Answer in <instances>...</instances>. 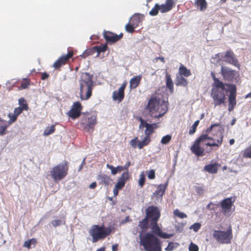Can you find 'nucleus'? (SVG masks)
Returning a JSON list of instances; mask_svg holds the SVG:
<instances>
[{"mask_svg": "<svg viewBox=\"0 0 251 251\" xmlns=\"http://www.w3.org/2000/svg\"><path fill=\"white\" fill-rule=\"evenodd\" d=\"M146 110L151 117L156 118L163 116L167 112L168 108L164 101L155 97L149 101Z\"/></svg>", "mask_w": 251, "mask_h": 251, "instance_id": "1", "label": "nucleus"}, {"mask_svg": "<svg viewBox=\"0 0 251 251\" xmlns=\"http://www.w3.org/2000/svg\"><path fill=\"white\" fill-rule=\"evenodd\" d=\"M140 245L144 247L145 251H161V245L157 237L151 233L139 234Z\"/></svg>", "mask_w": 251, "mask_h": 251, "instance_id": "2", "label": "nucleus"}, {"mask_svg": "<svg viewBox=\"0 0 251 251\" xmlns=\"http://www.w3.org/2000/svg\"><path fill=\"white\" fill-rule=\"evenodd\" d=\"M93 86L91 76L87 73L83 74L80 80V97L81 100H86L90 98Z\"/></svg>", "mask_w": 251, "mask_h": 251, "instance_id": "3", "label": "nucleus"}, {"mask_svg": "<svg viewBox=\"0 0 251 251\" xmlns=\"http://www.w3.org/2000/svg\"><path fill=\"white\" fill-rule=\"evenodd\" d=\"M89 232L92 237V242L94 243L109 235L111 232V228L110 227H105L103 226L93 225Z\"/></svg>", "mask_w": 251, "mask_h": 251, "instance_id": "4", "label": "nucleus"}, {"mask_svg": "<svg viewBox=\"0 0 251 251\" xmlns=\"http://www.w3.org/2000/svg\"><path fill=\"white\" fill-rule=\"evenodd\" d=\"M213 236L218 242L221 243H229L232 237L231 228L230 227L226 231L215 230Z\"/></svg>", "mask_w": 251, "mask_h": 251, "instance_id": "5", "label": "nucleus"}, {"mask_svg": "<svg viewBox=\"0 0 251 251\" xmlns=\"http://www.w3.org/2000/svg\"><path fill=\"white\" fill-rule=\"evenodd\" d=\"M211 97L213 98L214 107L225 103L226 94L225 92L217 89H212Z\"/></svg>", "mask_w": 251, "mask_h": 251, "instance_id": "6", "label": "nucleus"}, {"mask_svg": "<svg viewBox=\"0 0 251 251\" xmlns=\"http://www.w3.org/2000/svg\"><path fill=\"white\" fill-rule=\"evenodd\" d=\"M226 85L228 86V91H229L228 110L230 112L233 110L236 104V88L235 85L233 84H226Z\"/></svg>", "mask_w": 251, "mask_h": 251, "instance_id": "7", "label": "nucleus"}, {"mask_svg": "<svg viewBox=\"0 0 251 251\" xmlns=\"http://www.w3.org/2000/svg\"><path fill=\"white\" fill-rule=\"evenodd\" d=\"M147 217L151 219V222L153 221L155 223L157 222L160 214L159 210L157 207L151 206L146 209Z\"/></svg>", "mask_w": 251, "mask_h": 251, "instance_id": "8", "label": "nucleus"}, {"mask_svg": "<svg viewBox=\"0 0 251 251\" xmlns=\"http://www.w3.org/2000/svg\"><path fill=\"white\" fill-rule=\"evenodd\" d=\"M221 73L224 79L227 81L232 80L235 76V72L226 66L221 67Z\"/></svg>", "mask_w": 251, "mask_h": 251, "instance_id": "9", "label": "nucleus"}, {"mask_svg": "<svg viewBox=\"0 0 251 251\" xmlns=\"http://www.w3.org/2000/svg\"><path fill=\"white\" fill-rule=\"evenodd\" d=\"M52 177L56 181L63 178V165L60 164L52 169L50 171Z\"/></svg>", "mask_w": 251, "mask_h": 251, "instance_id": "10", "label": "nucleus"}, {"mask_svg": "<svg viewBox=\"0 0 251 251\" xmlns=\"http://www.w3.org/2000/svg\"><path fill=\"white\" fill-rule=\"evenodd\" d=\"M82 110V106L79 102H75L74 103L72 108L68 113L69 117L73 119H75L78 117L81 113Z\"/></svg>", "mask_w": 251, "mask_h": 251, "instance_id": "11", "label": "nucleus"}, {"mask_svg": "<svg viewBox=\"0 0 251 251\" xmlns=\"http://www.w3.org/2000/svg\"><path fill=\"white\" fill-rule=\"evenodd\" d=\"M233 204L231 198H226L223 200L221 202V206L223 209L224 213L227 216L231 214L230 210Z\"/></svg>", "mask_w": 251, "mask_h": 251, "instance_id": "12", "label": "nucleus"}, {"mask_svg": "<svg viewBox=\"0 0 251 251\" xmlns=\"http://www.w3.org/2000/svg\"><path fill=\"white\" fill-rule=\"evenodd\" d=\"M126 85V83L123 84L118 91H115L113 92L112 99L114 100H118L119 102L122 101L124 98V90Z\"/></svg>", "mask_w": 251, "mask_h": 251, "instance_id": "13", "label": "nucleus"}, {"mask_svg": "<svg viewBox=\"0 0 251 251\" xmlns=\"http://www.w3.org/2000/svg\"><path fill=\"white\" fill-rule=\"evenodd\" d=\"M201 143L196 140L190 148L191 151L198 156L203 155L204 149L201 147Z\"/></svg>", "mask_w": 251, "mask_h": 251, "instance_id": "14", "label": "nucleus"}, {"mask_svg": "<svg viewBox=\"0 0 251 251\" xmlns=\"http://www.w3.org/2000/svg\"><path fill=\"white\" fill-rule=\"evenodd\" d=\"M123 33L117 35L110 32H104L103 36L106 41L111 42H115L119 40L123 37Z\"/></svg>", "mask_w": 251, "mask_h": 251, "instance_id": "15", "label": "nucleus"}, {"mask_svg": "<svg viewBox=\"0 0 251 251\" xmlns=\"http://www.w3.org/2000/svg\"><path fill=\"white\" fill-rule=\"evenodd\" d=\"M225 58V61L232 64L234 66H237L238 64V61L236 59L235 55L233 52L230 50L226 52L224 56Z\"/></svg>", "mask_w": 251, "mask_h": 251, "instance_id": "16", "label": "nucleus"}, {"mask_svg": "<svg viewBox=\"0 0 251 251\" xmlns=\"http://www.w3.org/2000/svg\"><path fill=\"white\" fill-rule=\"evenodd\" d=\"M97 179L101 184H104L105 185H112V179L110 176L105 174L99 175Z\"/></svg>", "mask_w": 251, "mask_h": 251, "instance_id": "17", "label": "nucleus"}, {"mask_svg": "<svg viewBox=\"0 0 251 251\" xmlns=\"http://www.w3.org/2000/svg\"><path fill=\"white\" fill-rule=\"evenodd\" d=\"M174 0H166L165 4L159 5V10L162 13L167 12L173 8Z\"/></svg>", "mask_w": 251, "mask_h": 251, "instance_id": "18", "label": "nucleus"}, {"mask_svg": "<svg viewBox=\"0 0 251 251\" xmlns=\"http://www.w3.org/2000/svg\"><path fill=\"white\" fill-rule=\"evenodd\" d=\"M97 120L96 117L95 116H91L88 119L87 124L85 126L86 130L89 132H92L95 124H96Z\"/></svg>", "mask_w": 251, "mask_h": 251, "instance_id": "19", "label": "nucleus"}, {"mask_svg": "<svg viewBox=\"0 0 251 251\" xmlns=\"http://www.w3.org/2000/svg\"><path fill=\"white\" fill-rule=\"evenodd\" d=\"M158 126L157 124H146V129L145 131L146 136L150 137V135L153 133L154 130Z\"/></svg>", "mask_w": 251, "mask_h": 251, "instance_id": "20", "label": "nucleus"}, {"mask_svg": "<svg viewBox=\"0 0 251 251\" xmlns=\"http://www.w3.org/2000/svg\"><path fill=\"white\" fill-rule=\"evenodd\" d=\"M141 75H136L132 78L130 80V87L131 89L136 88L139 85L141 79Z\"/></svg>", "mask_w": 251, "mask_h": 251, "instance_id": "21", "label": "nucleus"}, {"mask_svg": "<svg viewBox=\"0 0 251 251\" xmlns=\"http://www.w3.org/2000/svg\"><path fill=\"white\" fill-rule=\"evenodd\" d=\"M218 164L216 163L210 164L205 166L204 170L205 171L211 174H216L218 171Z\"/></svg>", "mask_w": 251, "mask_h": 251, "instance_id": "22", "label": "nucleus"}, {"mask_svg": "<svg viewBox=\"0 0 251 251\" xmlns=\"http://www.w3.org/2000/svg\"><path fill=\"white\" fill-rule=\"evenodd\" d=\"M168 185V182H167L165 184H160L158 185L156 190L153 194L154 195H157L160 197H162L164 195L166 188Z\"/></svg>", "mask_w": 251, "mask_h": 251, "instance_id": "23", "label": "nucleus"}, {"mask_svg": "<svg viewBox=\"0 0 251 251\" xmlns=\"http://www.w3.org/2000/svg\"><path fill=\"white\" fill-rule=\"evenodd\" d=\"M166 86L172 93L174 91V83L170 75L166 71Z\"/></svg>", "mask_w": 251, "mask_h": 251, "instance_id": "24", "label": "nucleus"}, {"mask_svg": "<svg viewBox=\"0 0 251 251\" xmlns=\"http://www.w3.org/2000/svg\"><path fill=\"white\" fill-rule=\"evenodd\" d=\"M125 185V183L124 181L118 179V182L115 185L113 190L114 196H116L118 194L119 190L121 189Z\"/></svg>", "mask_w": 251, "mask_h": 251, "instance_id": "25", "label": "nucleus"}, {"mask_svg": "<svg viewBox=\"0 0 251 251\" xmlns=\"http://www.w3.org/2000/svg\"><path fill=\"white\" fill-rule=\"evenodd\" d=\"M8 125L6 124V121L2 120L0 118V135L3 136L6 134V130L8 126Z\"/></svg>", "mask_w": 251, "mask_h": 251, "instance_id": "26", "label": "nucleus"}, {"mask_svg": "<svg viewBox=\"0 0 251 251\" xmlns=\"http://www.w3.org/2000/svg\"><path fill=\"white\" fill-rule=\"evenodd\" d=\"M191 72L183 65H181L179 68V75L188 77L191 75Z\"/></svg>", "mask_w": 251, "mask_h": 251, "instance_id": "27", "label": "nucleus"}, {"mask_svg": "<svg viewBox=\"0 0 251 251\" xmlns=\"http://www.w3.org/2000/svg\"><path fill=\"white\" fill-rule=\"evenodd\" d=\"M188 84L187 81L181 75H177L176 80V85L182 86H186Z\"/></svg>", "mask_w": 251, "mask_h": 251, "instance_id": "28", "label": "nucleus"}, {"mask_svg": "<svg viewBox=\"0 0 251 251\" xmlns=\"http://www.w3.org/2000/svg\"><path fill=\"white\" fill-rule=\"evenodd\" d=\"M151 141L150 137L145 136L143 140L141 141H139L138 147L139 149H142L144 146H147L149 144Z\"/></svg>", "mask_w": 251, "mask_h": 251, "instance_id": "29", "label": "nucleus"}, {"mask_svg": "<svg viewBox=\"0 0 251 251\" xmlns=\"http://www.w3.org/2000/svg\"><path fill=\"white\" fill-rule=\"evenodd\" d=\"M20 108H22L24 110H27L28 109V105L26 101L24 98H21L18 100Z\"/></svg>", "mask_w": 251, "mask_h": 251, "instance_id": "30", "label": "nucleus"}, {"mask_svg": "<svg viewBox=\"0 0 251 251\" xmlns=\"http://www.w3.org/2000/svg\"><path fill=\"white\" fill-rule=\"evenodd\" d=\"M213 87L212 89H217L218 90H222L223 91H224L225 89V84L219 79L214 82Z\"/></svg>", "mask_w": 251, "mask_h": 251, "instance_id": "31", "label": "nucleus"}, {"mask_svg": "<svg viewBox=\"0 0 251 251\" xmlns=\"http://www.w3.org/2000/svg\"><path fill=\"white\" fill-rule=\"evenodd\" d=\"M223 136L221 134L220 135L219 138L217 139L216 141L214 140V142L212 143H207L205 145L207 146H217L219 147L222 143Z\"/></svg>", "mask_w": 251, "mask_h": 251, "instance_id": "32", "label": "nucleus"}, {"mask_svg": "<svg viewBox=\"0 0 251 251\" xmlns=\"http://www.w3.org/2000/svg\"><path fill=\"white\" fill-rule=\"evenodd\" d=\"M195 3L200 6V9L201 11L205 10L207 7V3L205 0H196Z\"/></svg>", "mask_w": 251, "mask_h": 251, "instance_id": "33", "label": "nucleus"}, {"mask_svg": "<svg viewBox=\"0 0 251 251\" xmlns=\"http://www.w3.org/2000/svg\"><path fill=\"white\" fill-rule=\"evenodd\" d=\"M36 243V240L34 238H32L31 239L26 240L24 244V247L27 248L28 249L31 248V246H35Z\"/></svg>", "mask_w": 251, "mask_h": 251, "instance_id": "34", "label": "nucleus"}, {"mask_svg": "<svg viewBox=\"0 0 251 251\" xmlns=\"http://www.w3.org/2000/svg\"><path fill=\"white\" fill-rule=\"evenodd\" d=\"M151 228L152 230V231L157 235L159 234V233L161 231L159 227L158 226V225L157 224V222H155V223L153 222V221L151 222Z\"/></svg>", "mask_w": 251, "mask_h": 251, "instance_id": "35", "label": "nucleus"}, {"mask_svg": "<svg viewBox=\"0 0 251 251\" xmlns=\"http://www.w3.org/2000/svg\"><path fill=\"white\" fill-rule=\"evenodd\" d=\"M107 48V46L106 45H102L99 46L94 47L93 49L97 51V56H98L100 52H104L106 50Z\"/></svg>", "mask_w": 251, "mask_h": 251, "instance_id": "36", "label": "nucleus"}, {"mask_svg": "<svg viewBox=\"0 0 251 251\" xmlns=\"http://www.w3.org/2000/svg\"><path fill=\"white\" fill-rule=\"evenodd\" d=\"M55 130V127L54 126H50L47 127L44 130L43 135L44 136H48L52 133Z\"/></svg>", "mask_w": 251, "mask_h": 251, "instance_id": "37", "label": "nucleus"}, {"mask_svg": "<svg viewBox=\"0 0 251 251\" xmlns=\"http://www.w3.org/2000/svg\"><path fill=\"white\" fill-rule=\"evenodd\" d=\"M63 64V55H61L58 59L56 60L53 64V67L57 69L59 68Z\"/></svg>", "mask_w": 251, "mask_h": 251, "instance_id": "38", "label": "nucleus"}, {"mask_svg": "<svg viewBox=\"0 0 251 251\" xmlns=\"http://www.w3.org/2000/svg\"><path fill=\"white\" fill-rule=\"evenodd\" d=\"M8 117L9 118V120L8 122L7 125L9 126L17 120L18 116H17L14 113L12 114L10 113L8 114Z\"/></svg>", "mask_w": 251, "mask_h": 251, "instance_id": "39", "label": "nucleus"}, {"mask_svg": "<svg viewBox=\"0 0 251 251\" xmlns=\"http://www.w3.org/2000/svg\"><path fill=\"white\" fill-rule=\"evenodd\" d=\"M148 219L146 217L141 222L139 223V226L143 229H146L148 228Z\"/></svg>", "mask_w": 251, "mask_h": 251, "instance_id": "40", "label": "nucleus"}, {"mask_svg": "<svg viewBox=\"0 0 251 251\" xmlns=\"http://www.w3.org/2000/svg\"><path fill=\"white\" fill-rule=\"evenodd\" d=\"M159 10V4H156L154 8H153L149 12V14L151 16H156L158 13Z\"/></svg>", "mask_w": 251, "mask_h": 251, "instance_id": "41", "label": "nucleus"}, {"mask_svg": "<svg viewBox=\"0 0 251 251\" xmlns=\"http://www.w3.org/2000/svg\"><path fill=\"white\" fill-rule=\"evenodd\" d=\"M172 137L170 135H167L162 137L161 140V143L164 145L168 144L171 140Z\"/></svg>", "mask_w": 251, "mask_h": 251, "instance_id": "42", "label": "nucleus"}, {"mask_svg": "<svg viewBox=\"0 0 251 251\" xmlns=\"http://www.w3.org/2000/svg\"><path fill=\"white\" fill-rule=\"evenodd\" d=\"M199 121L197 120V121H195L194 124L192 125V126H191V127L189 131V133L190 135L193 134L196 132V128H197V126L199 125Z\"/></svg>", "mask_w": 251, "mask_h": 251, "instance_id": "43", "label": "nucleus"}, {"mask_svg": "<svg viewBox=\"0 0 251 251\" xmlns=\"http://www.w3.org/2000/svg\"><path fill=\"white\" fill-rule=\"evenodd\" d=\"M129 178V174L128 171H127L126 172L123 173L122 175L118 178L119 180H121L122 181H124L126 183V181Z\"/></svg>", "mask_w": 251, "mask_h": 251, "instance_id": "44", "label": "nucleus"}, {"mask_svg": "<svg viewBox=\"0 0 251 251\" xmlns=\"http://www.w3.org/2000/svg\"><path fill=\"white\" fill-rule=\"evenodd\" d=\"M206 139L209 140H213V139L210 137H209L208 136V134H203L201 135L197 140L200 141L201 142H202L204 141H205Z\"/></svg>", "mask_w": 251, "mask_h": 251, "instance_id": "45", "label": "nucleus"}, {"mask_svg": "<svg viewBox=\"0 0 251 251\" xmlns=\"http://www.w3.org/2000/svg\"><path fill=\"white\" fill-rule=\"evenodd\" d=\"M174 213L175 216H177L181 219L185 218L187 217L185 213L180 212L178 209H176L174 210Z\"/></svg>", "mask_w": 251, "mask_h": 251, "instance_id": "46", "label": "nucleus"}, {"mask_svg": "<svg viewBox=\"0 0 251 251\" xmlns=\"http://www.w3.org/2000/svg\"><path fill=\"white\" fill-rule=\"evenodd\" d=\"M201 225L199 223H196L191 226L190 227V229H193L194 231L197 232L201 228Z\"/></svg>", "mask_w": 251, "mask_h": 251, "instance_id": "47", "label": "nucleus"}, {"mask_svg": "<svg viewBox=\"0 0 251 251\" xmlns=\"http://www.w3.org/2000/svg\"><path fill=\"white\" fill-rule=\"evenodd\" d=\"M244 157L251 158V146L246 149L243 154Z\"/></svg>", "mask_w": 251, "mask_h": 251, "instance_id": "48", "label": "nucleus"}, {"mask_svg": "<svg viewBox=\"0 0 251 251\" xmlns=\"http://www.w3.org/2000/svg\"><path fill=\"white\" fill-rule=\"evenodd\" d=\"M194 188L195 190L198 194L202 195L204 193V190L203 187L197 185L195 186Z\"/></svg>", "mask_w": 251, "mask_h": 251, "instance_id": "49", "label": "nucleus"}, {"mask_svg": "<svg viewBox=\"0 0 251 251\" xmlns=\"http://www.w3.org/2000/svg\"><path fill=\"white\" fill-rule=\"evenodd\" d=\"M106 167L111 170L112 175H115L117 173L116 167H114L112 165H109V164H106Z\"/></svg>", "mask_w": 251, "mask_h": 251, "instance_id": "50", "label": "nucleus"}, {"mask_svg": "<svg viewBox=\"0 0 251 251\" xmlns=\"http://www.w3.org/2000/svg\"><path fill=\"white\" fill-rule=\"evenodd\" d=\"M199 248L196 244L191 243L189 247V251H198Z\"/></svg>", "mask_w": 251, "mask_h": 251, "instance_id": "51", "label": "nucleus"}, {"mask_svg": "<svg viewBox=\"0 0 251 251\" xmlns=\"http://www.w3.org/2000/svg\"><path fill=\"white\" fill-rule=\"evenodd\" d=\"M73 55V52L72 51H69L68 52L67 54L66 55H64V63L65 62L67 61L71 58Z\"/></svg>", "mask_w": 251, "mask_h": 251, "instance_id": "52", "label": "nucleus"}, {"mask_svg": "<svg viewBox=\"0 0 251 251\" xmlns=\"http://www.w3.org/2000/svg\"><path fill=\"white\" fill-rule=\"evenodd\" d=\"M145 178L144 175L143 174H141L140 175V179H139V182H138L139 185H140V186L141 187H143V186L144 185V183H145Z\"/></svg>", "mask_w": 251, "mask_h": 251, "instance_id": "53", "label": "nucleus"}, {"mask_svg": "<svg viewBox=\"0 0 251 251\" xmlns=\"http://www.w3.org/2000/svg\"><path fill=\"white\" fill-rule=\"evenodd\" d=\"M126 30L129 33H132L134 31V27L130 24H127L125 26Z\"/></svg>", "mask_w": 251, "mask_h": 251, "instance_id": "54", "label": "nucleus"}, {"mask_svg": "<svg viewBox=\"0 0 251 251\" xmlns=\"http://www.w3.org/2000/svg\"><path fill=\"white\" fill-rule=\"evenodd\" d=\"M51 223L54 227H56L61 225L62 221L61 220H55L52 221Z\"/></svg>", "mask_w": 251, "mask_h": 251, "instance_id": "55", "label": "nucleus"}, {"mask_svg": "<svg viewBox=\"0 0 251 251\" xmlns=\"http://www.w3.org/2000/svg\"><path fill=\"white\" fill-rule=\"evenodd\" d=\"M139 142L138 141V138L135 137V138L132 139L130 142V145L134 148H135L137 146V143Z\"/></svg>", "mask_w": 251, "mask_h": 251, "instance_id": "56", "label": "nucleus"}, {"mask_svg": "<svg viewBox=\"0 0 251 251\" xmlns=\"http://www.w3.org/2000/svg\"><path fill=\"white\" fill-rule=\"evenodd\" d=\"M148 177L149 179H154L155 178V172L153 170L149 171L148 174Z\"/></svg>", "mask_w": 251, "mask_h": 251, "instance_id": "57", "label": "nucleus"}, {"mask_svg": "<svg viewBox=\"0 0 251 251\" xmlns=\"http://www.w3.org/2000/svg\"><path fill=\"white\" fill-rule=\"evenodd\" d=\"M24 111L23 109H22V108H20V107H16L14 109V113L15 114V115L17 116H18L20 114H21L22 112Z\"/></svg>", "mask_w": 251, "mask_h": 251, "instance_id": "58", "label": "nucleus"}, {"mask_svg": "<svg viewBox=\"0 0 251 251\" xmlns=\"http://www.w3.org/2000/svg\"><path fill=\"white\" fill-rule=\"evenodd\" d=\"M174 244L172 242L168 244V246L165 248L166 251H172L174 249Z\"/></svg>", "mask_w": 251, "mask_h": 251, "instance_id": "59", "label": "nucleus"}, {"mask_svg": "<svg viewBox=\"0 0 251 251\" xmlns=\"http://www.w3.org/2000/svg\"><path fill=\"white\" fill-rule=\"evenodd\" d=\"M221 60L219 54H216L215 57H213L211 59V62L212 63H215L216 62H219Z\"/></svg>", "mask_w": 251, "mask_h": 251, "instance_id": "60", "label": "nucleus"}, {"mask_svg": "<svg viewBox=\"0 0 251 251\" xmlns=\"http://www.w3.org/2000/svg\"><path fill=\"white\" fill-rule=\"evenodd\" d=\"M158 235L159 236H160V237H162V238H165V239L169 238L171 236L170 235H168V234L164 233V232H162V231H161Z\"/></svg>", "mask_w": 251, "mask_h": 251, "instance_id": "61", "label": "nucleus"}, {"mask_svg": "<svg viewBox=\"0 0 251 251\" xmlns=\"http://www.w3.org/2000/svg\"><path fill=\"white\" fill-rule=\"evenodd\" d=\"M219 124H213L210 127H209L207 129L206 132L207 134H208L212 130V129L215 127V126H219Z\"/></svg>", "mask_w": 251, "mask_h": 251, "instance_id": "62", "label": "nucleus"}, {"mask_svg": "<svg viewBox=\"0 0 251 251\" xmlns=\"http://www.w3.org/2000/svg\"><path fill=\"white\" fill-rule=\"evenodd\" d=\"M91 51H88L87 52H83L82 55H80L81 57L85 58L87 56L91 54Z\"/></svg>", "mask_w": 251, "mask_h": 251, "instance_id": "63", "label": "nucleus"}, {"mask_svg": "<svg viewBox=\"0 0 251 251\" xmlns=\"http://www.w3.org/2000/svg\"><path fill=\"white\" fill-rule=\"evenodd\" d=\"M49 76V75L46 73H42V79L43 80H45L47 78H48Z\"/></svg>", "mask_w": 251, "mask_h": 251, "instance_id": "64", "label": "nucleus"}]
</instances>
